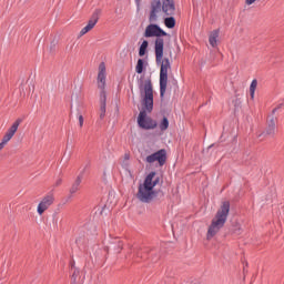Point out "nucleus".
Returning a JSON list of instances; mask_svg holds the SVG:
<instances>
[{
  "label": "nucleus",
  "instance_id": "nucleus-6",
  "mask_svg": "<svg viewBox=\"0 0 284 284\" xmlns=\"http://www.w3.org/2000/svg\"><path fill=\"white\" fill-rule=\"evenodd\" d=\"M143 37H145V39H150L152 37H156V39H163L161 37H168V32L161 29L159 24L151 22L145 28Z\"/></svg>",
  "mask_w": 284,
  "mask_h": 284
},
{
  "label": "nucleus",
  "instance_id": "nucleus-24",
  "mask_svg": "<svg viewBox=\"0 0 284 284\" xmlns=\"http://www.w3.org/2000/svg\"><path fill=\"white\" fill-rule=\"evenodd\" d=\"M116 246L114 250L118 252V254H121V250H123V242L119 239H115Z\"/></svg>",
  "mask_w": 284,
  "mask_h": 284
},
{
  "label": "nucleus",
  "instance_id": "nucleus-35",
  "mask_svg": "<svg viewBox=\"0 0 284 284\" xmlns=\"http://www.w3.org/2000/svg\"><path fill=\"white\" fill-rule=\"evenodd\" d=\"M277 110H278L277 108L273 109L271 116H274V114H276Z\"/></svg>",
  "mask_w": 284,
  "mask_h": 284
},
{
  "label": "nucleus",
  "instance_id": "nucleus-30",
  "mask_svg": "<svg viewBox=\"0 0 284 284\" xmlns=\"http://www.w3.org/2000/svg\"><path fill=\"white\" fill-rule=\"evenodd\" d=\"M7 141L2 139L1 143H0V150H3V148H6L7 145Z\"/></svg>",
  "mask_w": 284,
  "mask_h": 284
},
{
  "label": "nucleus",
  "instance_id": "nucleus-32",
  "mask_svg": "<svg viewBox=\"0 0 284 284\" xmlns=\"http://www.w3.org/2000/svg\"><path fill=\"white\" fill-rule=\"evenodd\" d=\"M61 183H62V180H61V179H59V180H57V182H55L54 186H55V187H59V185H61Z\"/></svg>",
  "mask_w": 284,
  "mask_h": 284
},
{
  "label": "nucleus",
  "instance_id": "nucleus-4",
  "mask_svg": "<svg viewBox=\"0 0 284 284\" xmlns=\"http://www.w3.org/2000/svg\"><path fill=\"white\" fill-rule=\"evenodd\" d=\"M143 105L146 112L154 110V89L152 88V80H146L144 83Z\"/></svg>",
  "mask_w": 284,
  "mask_h": 284
},
{
  "label": "nucleus",
  "instance_id": "nucleus-19",
  "mask_svg": "<svg viewBox=\"0 0 284 284\" xmlns=\"http://www.w3.org/2000/svg\"><path fill=\"white\" fill-rule=\"evenodd\" d=\"M150 47V42L148 40H143L142 44L139 48V57H143L148 53V48Z\"/></svg>",
  "mask_w": 284,
  "mask_h": 284
},
{
  "label": "nucleus",
  "instance_id": "nucleus-23",
  "mask_svg": "<svg viewBox=\"0 0 284 284\" xmlns=\"http://www.w3.org/2000/svg\"><path fill=\"white\" fill-rule=\"evenodd\" d=\"M79 276H80V271H79V268L72 270V271H71V284H79V283L77 282V278H79Z\"/></svg>",
  "mask_w": 284,
  "mask_h": 284
},
{
  "label": "nucleus",
  "instance_id": "nucleus-37",
  "mask_svg": "<svg viewBox=\"0 0 284 284\" xmlns=\"http://www.w3.org/2000/svg\"><path fill=\"white\" fill-rule=\"evenodd\" d=\"M282 105H284V103L278 104L275 109L281 110Z\"/></svg>",
  "mask_w": 284,
  "mask_h": 284
},
{
  "label": "nucleus",
  "instance_id": "nucleus-13",
  "mask_svg": "<svg viewBox=\"0 0 284 284\" xmlns=\"http://www.w3.org/2000/svg\"><path fill=\"white\" fill-rule=\"evenodd\" d=\"M21 123H23V119H17L14 123L10 126V129L7 131L2 140L8 143L12 139V136L17 134V130H19V125H21Z\"/></svg>",
  "mask_w": 284,
  "mask_h": 284
},
{
  "label": "nucleus",
  "instance_id": "nucleus-17",
  "mask_svg": "<svg viewBox=\"0 0 284 284\" xmlns=\"http://www.w3.org/2000/svg\"><path fill=\"white\" fill-rule=\"evenodd\" d=\"M220 30H213L209 37V43L212 45V48H216V40L219 39Z\"/></svg>",
  "mask_w": 284,
  "mask_h": 284
},
{
  "label": "nucleus",
  "instance_id": "nucleus-18",
  "mask_svg": "<svg viewBox=\"0 0 284 284\" xmlns=\"http://www.w3.org/2000/svg\"><path fill=\"white\" fill-rule=\"evenodd\" d=\"M164 26L169 28V30L176 28V19L172 16L164 18Z\"/></svg>",
  "mask_w": 284,
  "mask_h": 284
},
{
  "label": "nucleus",
  "instance_id": "nucleus-34",
  "mask_svg": "<svg viewBox=\"0 0 284 284\" xmlns=\"http://www.w3.org/2000/svg\"><path fill=\"white\" fill-rule=\"evenodd\" d=\"M124 159H125V161H130V154L125 153Z\"/></svg>",
  "mask_w": 284,
  "mask_h": 284
},
{
  "label": "nucleus",
  "instance_id": "nucleus-20",
  "mask_svg": "<svg viewBox=\"0 0 284 284\" xmlns=\"http://www.w3.org/2000/svg\"><path fill=\"white\" fill-rule=\"evenodd\" d=\"M144 65H145V61H143V59H139L135 65V72L138 74H143Z\"/></svg>",
  "mask_w": 284,
  "mask_h": 284
},
{
  "label": "nucleus",
  "instance_id": "nucleus-40",
  "mask_svg": "<svg viewBox=\"0 0 284 284\" xmlns=\"http://www.w3.org/2000/svg\"><path fill=\"white\" fill-rule=\"evenodd\" d=\"M145 254H148V251H144Z\"/></svg>",
  "mask_w": 284,
  "mask_h": 284
},
{
  "label": "nucleus",
  "instance_id": "nucleus-33",
  "mask_svg": "<svg viewBox=\"0 0 284 284\" xmlns=\"http://www.w3.org/2000/svg\"><path fill=\"white\" fill-rule=\"evenodd\" d=\"M256 0H246V4L247 6H252V3H254Z\"/></svg>",
  "mask_w": 284,
  "mask_h": 284
},
{
  "label": "nucleus",
  "instance_id": "nucleus-12",
  "mask_svg": "<svg viewBox=\"0 0 284 284\" xmlns=\"http://www.w3.org/2000/svg\"><path fill=\"white\" fill-rule=\"evenodd\" d=\"M162 12L166 17H173L174 12H176V4L174 3V0H162Z\"/></svg>",
  "mask_w": 284,
  "mask_h": 284
},
{
  "label": "nucleus",
  "instance_id": "nucleus-10",
  "mask_svg": "<svg viewBox=\"0 0 284 284\" xmlns=\"http://www.w3.org/2000/svg\"><path fill=\"white\" fill-rule=\"evenodd\" d=\"M54 203V193L50 192L45 195L38 205V214L42 216V214Z\"/></svg>",
  "mask_w": 284,
  "mask_h": 284
},
{
  "label": "nucleus",
  "instance_id": "nucleus-15",
  "mask_svg": "<svg viewBox=\"0 0 284 284\" xmlns=\"http://www.w3.org/2000/svg\"><path fill=\"white\" fill-rule=\"evenodd\" d=\"M108 97L105 95V91H101L100 93V119L105 118V105H106Z\"/></svg>",
  "mask_w": 284,
  "mask_h": 284
},
{
  "label": "nucleus",
  "instance_id": "nucleus-39",
  "mask_svg": "<svg viewBox=\"0 0 284 284\" xmlns=\"http://www.w3.org/2000/svg\"><path fill=\"white\" fill-rule=\"evenodd\" d=\"M75 243H79V240H75Z\"/></svg>",
  "mask_w": 284,
  "mask_h": 284
},
{
  "label": "nucleus",
  "instance_id": "nucleus-5",
  "mask_svg": "<svg viewBox=\"0 0 284 284\" xmlns=\"http://www.w3.org/2000/svg\"><path fill=\"white\" fill-rule=\"evenodd\" d=\"M138 125L142 130H154L158 124L152 118H148V112H145V110H142L138 116Z\"/></svg>",
  "mask_w": 284,
  "mask_h": 284
},
{
  "label": "nucleus",
  "instance_id": "nucleus-3",
  "mask_svg": "<svg viewBox=\"0 0 284 284\" xmlns=\"http://www.w3.org/2000/svg\"><path fill=\"white\" fill-rule=\"evenodd\" d=\"M227 216H230V201H224L209 226L206 233L207 241H211V239H214L221 232L225 223H227Z\"/></svg>",
  "mask_w": 284,
  "mask_h": 284
},
{
  "label": "nucleus",
  "instance_id": "nucleus-26",
  "mask_svg": "<svg viewBox=\"0 0 284 284\" xmlns=\"http://www.w3.org/2000/svg\"><path fill=\"white\" fill-rule=\"evenodd\" d=\"M233 234H236L237 236L241 234V225H236L232 229Z\"/></svg>",
  "mask_w": 284,
  "mask_h": 284
},
{
  "label": "nucleus",
  "instance_id": "nucleus-8",
  "mask_svg": "<svg viewBox=\"0 0 284 284\" xmlns=\"http://www.w3.org/2000/svg\"><path fill=\"white\" fill-rule=\"evenodd\" d=\"M146 163H159L160 168H163L165 165V162L168 161V151L165 149H161L156 152H154L151 155H148L145 158Z\"/></svg>",
  "mask_w": 284,
  "mask_h": 284
},
{
  "label": "nucleus",
  "instance_id": "nucleus-11",
  "mask_svg": "<svg viewBox=\"0 0 284 284\" xmlns=\"http://www.w3.org/2000/svg\"><path fill=\"white\" fill-rule=\"evenodd\" d=\"M89 166H90V164H87L85 168L75 178L74 182L71 184V187L69 189L70 196H73V194H77V192H79V190H81V183L83 182L85 169Z\"/></svg>",
  "mask_w": 284,
  "mask_h": 284
},
{
  "label": "nucleus",
  "instance_id": "nucleus-21",
  "mask_svg": "<svg viewBox=\"0 0 284 284\" xmlns=\"http://www.w3.org/2000/svg\"><path fill=\"white\" fill-rule=\"evenodd\" d=\"M159 128L161 130V132H165V130H168V128H170V120H168V118H163L162 121L159 124Z\"/></svg>",
  "mask_w": 284,
  "mask_h": 284
},
{
  "label": "nucleus",
  "instance_id": "nucleus-31",
  "mask_svg": "<svg viewBox=\"0 0 284 284\" xmlns=\"http://www.w3.org/2000/svg\"><path fill=\"white\" fill-rule=\"evenodd\" d=\"M72 270H77V266L74 265V261L70 262V271L72 272Z\"/></svg>",
  "mask_w": 284,
  "mask_h": 284
},
{
  "label": "nucleus",
  "instance_id": "nucleus-25",
  "mask_svg": "<svg viewBox=\"0 0 284 284\" xmlns=\"http://www.w3.org/2000/svg\"><path fill=\"white\" fill-rule=\"evenodd\" d=\"M92 30V27L87 24L81 31H80V37H83V34H88Z\"/></svg>",
  "mask_w": 284,
  "mask_h": 284
},
{
  "label": "nucleus",
  "instance_id": "nucleus-1",
  "mask_svg": "<svg viewBox=\"0 0 284 284\" xmlns=\"http://www.w3.org/2000/svg\"><path fill=\"white\" fill-rule=\"evenodd\" d=\"M165 48V41L163 39H155L154 52H155V63L160 65V98L163 101L165 98V92L168 91V70H172V64H170V59H163V50Z\"/></svg>",
  "mask_w": 284,
  "mask_h": 284
},
{
  "label": "nucleus",
  "instance_id": "nucleus-28",
  "mask_svg": "<svg viewBox=\"0 0 284 284\" xmlns=\"http://www.w3.org/2000/svg\"><path fill=\"white\" fill-rule=\"evenodd\" d=\"M135 256H138V258H143V254H141V252H139V250L134 248L133 250Z\"/></svg>",
  "mask_w": 284,
  "mask_h": 284
},
{
  "label": "nucleus",
  "instance_id": "nucleus-14",
  "mask_svg": "<svg viewBox=\"0 0 284 284\" xmlns=\"http://www.w3.org/2000/svg\"><path fill=\"white\" fill-rule=\"evenodd\" d=\"M98 88H101V90L105 88V62L99 64Z\"/></svg>",
  "mask_w": 284,
  "mask_h": 284
},
{
  "label": "nucleus",
  "instance_id": "nucleus-2",
  "mask_svg": "<svg viewBox=\"0 0 284 284\" xmlns=\"http://www.w3.org/2000/svg\"><path fill=\"white\" fill-rule=\"evenodd\" d=\"M161 183V176H156V172H150L142 184L138 187L136 199L141 201V203H152L153 199L160 196L163 199V192L154 190L156 185Z\"/></svg>",
  "mask_w": 284,
  "mask_h": 284
},
{
  "label": "nucleus",
  "instance_id": "nucleus-27",
  "mask_svg": "<svg viewBox=\"0 0 284 284\" xmlns=\"http://www.w3.org/2000/svg\"><path fill=\"white\" fill-rule=\"evenodd\" d=\"M19 90H20V94L26 97V84L21 83L19 87Z\"/></svg>",
  "mask_w": 284,
  "mask_h": 284
},
{
  "label": "nucleus",
  "instance_id": "nucleus-29",
  "mask_svg": "<svg viewBox=\"0 0 284 284\" xmlns=\"http://www.w3.org/2000/svg\"><path fill=\"white\" fill-rule=\"evenodd\" d=\"M79 125L80 128H83V115H79Z\"/></svg>",
  "mask_w": 284,
  "mask_h": 284
},
{
  "label": "nucleus",
  "instance_id": "nucleus-22",
  "mask_svg": "<svg viewBox=\"0 0 284 284\" xmlns=\"http://www.w3.org/2000/svg\"><path fill=\"white\" fill-rule=\"evenodd\" d=\"M258 85V81L256 79H254L252 82H251V85H250V95H251V99H254V94L256 92V87Z\"/></svg>",
  "mask_w": 284,
  "mask_h": 284
},
{
  "label": "nucleus",
  "instance_id": "nucleus-9",
  "mask_svg": "<svg viewBox=\"0 0 284 284\" xmlns=\"http://www.w3.org/2000/svg\"><path fill=\"white\" fill-rule=\"evenodd\" d=\"M161 10H163L161 0H152L151 1V11L149 14L150 23H156V21H159V12H161Z\"/></svg>",
  "mask_w": 284,
  "mask_h": 284
},
{
  "label": "nucleus",
  "instance_id": "nucleus-36",
  "mask_svg": "<svg viewBox=\"0 0 284 284\" xmlns=\"http://www.w3.org/2000/svg\"><path fill=\"white\" fill-rule=\"evenodd\" d=\"M156 261H159V255L156 257H152L153 263H156Z\"/></svg>",
  "mask_w": 284,
  "mask_h": 284
},
{
  "label": "nucleus",
  "instance_id": "nucleus-38",
  "mask_svg": "<svg viewBox=\"0 0 284 284\" xmlns=\"http://www.w3.org/2000/svg\"><path fill=\"white\" fill-rule=\"evenodd\" d=\"M211 148H214V144L210 145V146H209V150H210Z\"/></svg>",
  "mask_w": 284,
  "mask_h": 284
},
{
  "label": "nucleus",
  "instance_id": "nucleus-7",
  "mask_svg": "<svg viewBox=\"0 0 284 284\" xmlns=\"http://www.w3.org/2000/svg\"><path fill=\"white\" fill-rule=\"evenodd\" d=\"M278 122V119L274 115H268L267 120H266V128L264 130V132H262L258 136V139H261V136H271V139H274V136H276V123Z\"/></svg>",
  "mask_w": 284,
  "mask_h": 284
},
{
  "label": "nucleus",
  "instance_id": "nucleus-16",
  "mask_svg": "<svg viewBox=\"0 0 284 284\" xmlns=\"http://www.w3.org/2000/svg\"><path fill=\"white\" fill-rule=\"evenodd\" d=\"M100 17H101V9H95L88 22V26H90L93 29L94 26H97V23H99Z\"/></svg>",
  "mask_w": 284,
  "mask_h": 284
}]
</instances>
